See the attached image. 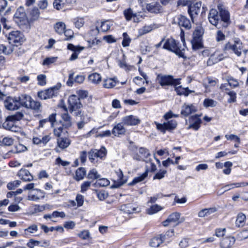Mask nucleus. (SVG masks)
<instances>
[{
    "mask_svg": "<svg viewBox=\"0 0 248 248\" xmlns=\"http://www.w3.org/2000/svg\"><path fill=\"white\" fill-rule=\"evenodd\" d=\"M226 80L232 88H236L239 86V82L237 80L232 77H228L226 78Z\"/></svg>",
    "mask_w": 248,
    "mask_h": 248,
    "instance_id": "obj_51",
    "label": "nucleus"
},
{
    "mask_svg": "<svg viewBox=\"0 0 248 248\" xmlns=\"http://www.w3.org/2000/svg\"><path fill=\"white\" fill-rule=\"evenodd\" d=\"M217 62H218L217 60L216 59V54L214 53L210 56V58L207 60L206 63L207 66H211Z\"/></svg>",
    "mask_w": 248,
    "mask_h": 248,
    "instance_id": "obj_59",
    "label": "nucleus"
},
{
    "mask_svg": "<svg viewBox=\"0 0 248 248\" xmlns=\"http://www.w3.org/2000/svg\"><path fill=\"white\" fill-rule=\"evenodd\" d=\"M147 176V171H145L140 176L135 177L131 183V185H134L143 181Z\"/></svg>",
    "mask_w": 248,
    "mask_h": 248,
    "instance_id": "obj_54",
    "label": "nucleus"
},
{
    "mask_svg": "<svg viewBox=\"0 0 248 248\" xmlns=\"http://www.w3.org/2000/svg\"><path fill=\"white\" fill-rule=\"evenodd\" d=\"M38 84L41 86H44L46 84V76L43 74L39 75L37 76Z\"/></svg>",
    "mask_w": 248,
    "mask_h": 248,
    "instance_id": "obj_62",
    "label": "nucleus"
},
{
    "mask_svg": "<svg viewBox=\"0 0 248 248\" xmlns=\"http://www.w3.org/2000/svg\"><path fill=\"white\" fill-rule=\"evenodd\" d=\"M204 30L201 26L197 27L193 33L191 43L193 49L197 50L202 47V36Z\"/></svg>",
    "mask_w": 248,
    "mask_h": 248,
    "instance_id": "obj_3",
    "label": "nucleus"
},
{
    "mask_svg": "<svg viewBox=\"0 0 248 248\" xmlns=\"http://www.w3.org/2000/svg\"><path fill=\"white\" fill-rule=\"evenodd\" d=\"M173 23L177 24L180 27H183L187 30H189L191 28V24L189 20L186 16L181 15H177L173 17Z\"/></svg>",
    "mask_w": 248,
    "mask_h": 248,
    "instance_id": "obj_8",
    "label": "nucleus"
},
{
    "mask_svg": "<svg viewBox=\"0 0 248 248\" xmlns=\"http://www.w3.org/2000/svg\"><path fill=\"white\" fill-rule=\"evenodd\" d=\"M165 240L166 235L161 234L153 238L150 242V246L153 248H157Z\"/></svg>",
    "mask_w": 248,
    "mask_h": 248,
    "instance_id": "obj_21",
    "label": "nucleus"
},
{
    "mask_svg": "<svg viewBox=\"0 0 248 248\" xmlns=\"http://www.w3.org/2000/svg\"><path fill=\"white\" fill-rule=\"evenodd\" d=\"M216 208H205L201 210L198 213V216L200 217H207L211 214L216 212Z\"/></svg>",
    "mask_w": 248,
    "mask_h": 248,
    "instance_id": "obj_35",
    "label": "nucleus"
},
{
    "mask_svg": "<svg viewBox=\"0 0 248 248\" xmlns=\"http://www.w3.org/2000/svg\"><path fill=\"white\" fill-rule=\"evenodd\" d=\"M60 85H57L54 87H52L47 90H45V92L46 94L47 95V97L48 98H52L54 96L57 95L58 93V91L60 88Z\"/></svg>",
    "mask_w": 248,
    "mask_h": 248,
    "instance_id": "obj_31",
    "label": "nucleus"
},
{
    "mask_svg": "<svg viewBox=\"0 0 248 248\" xmlns=\"http://www.w3.org/2000/svg\"><path fill=\"white\" fill-rule=\"evenodd\" d=\"M28 148L23 144L19 143L14 146V149L11 151L13 153L19 154L27 151Z\"/></svg>",
    "mask_w": 248,
    "mask_h": 248,
    "instance_id": "obj_39",
    "label": "nucleus"
},
{
    "mask_svg": "<svg viewBox=\"0 0 248 248\" xmlns=\"http://www.w3.org/2000/svg\"><path fill=\"white\" fill-rule=\"evenodd\" d=\"M87 177L89 179H97L100 177V175L95 169L91 170L88 173Z\"/></svg>",
    "mask_w": 248,
    "mask_h": 248,
    "instance_id": "obj_46",
    "label": "nucleus"
},
{
    "mask_svg": "<svg viewBox=\"0 0 248 248\" xmlns=\"http://www.w3.org/2000/svg\"><path fill=\"white\" fill-rule=\"evenodd\" d=\"M156 80L162 87L170 85V75H165L159 74L157 76Z\"/></svg>",
    "mask_w": 248,
    "mask_h": 248,
    "instance_id": "obj_15",
    "label": "nucleus"
},
{
    "mask_svg": "<svg viewBox=\"0 0 248 248\" xmlns=\"http://www.w3.org/2000/svg\"><path fill=\"white\" fill-rule=\"evenodd\" d=\"M68 109L71 113H73L77 117L80 115L82 111L80 110L82 107L79 97L76 95L73 94L69 97L68 100Z\"/></svg>",
    "mask_w": 248,
    "mask_h": 248,
    "instance_id": "obj_2",
    "label": "nucleus"
},
{
    "mask_svg": "<svg viewBox=\"0 0 248 248\" xmlns=\"http://www.w3.org/2000/svg\"><path fill=\"white\" fill-rule=\"evenodd\" d=\"M145 161L147 163L146 167L148 170H150L151 171H154L156 170V165L152 162V160L150 158L145 160Z\"/></svg>",
    "mask_w": 248,
    "mask_h": 248,
    "instance_id": "obj_58",
    "label": "nucleus"
},
{
    "mask_svg": "<svg viewBox=\"0 0 248 248\" xmlns=\"http://www.w3.org/2000/svg\"><path fill=\"white\" fill-rule=\"evenodd\" d=\"M71 140L66 137H60L57 139V144L62 149L67 148L70 144Z\"/></svg>",
    "mask_w": 248,
    "mask_h": 248,
    "instance_id": "obj_26",
    "label": "nucleus"
},
{
    "mask_svg": "<svg viewBox=\"0 0 248 248\" xmlns=\"http://www.w3.org/2000/svg\"><path fill=\"white\" fill-rule=\"evenodd\" d=\"M122 122L124 125L132 126L139 124L140 123V120L137 116L130 115L124 117L122 118Z\"/></svg>",
    "mask_w": 248,
    "mask_h": 248,
    "instance_id": "obj_12",
    "label": "nucleus"
},
{
    "mask_svg": "<svg viewBox=\"0 0 248 248\" xmlns=\"http://www.w3.org/2000/svg\"><path fill=\"white\" fill-rule=\"evenodd\" d=\"M117 174V180L114 184L111 186L112 188H118L123 185L126 182V180L124 179L123 173L121 169H118L115 171Z\"/></svg>",
    "mask_w": 248,
    "mask_h": 248,
    "instance_id": "obj_14",
    "label": "nucleus"
},
{
    "mask_svg": "<svg viewBox=\"0 0 248 248\" xmlns=\"http://www.w3.org/2000/svg\"><path fill=\"white\" fill-rule=\"evenodd\" d=\"M62 118L63 121V126L68 127L71 125V118L67 113H63L62 116Z\"/></svg>",
    "mask_w": 248,
    "mask_h": 248,
    "instance_id": "obj_37",
    "label": "nucleus"
},
{
    "mask_svg": "<svg viewBox=\"0 0 248 248\" xmlns=\"http://www.w3.org/2000/svg\"><path fill=\"white\" fill-rule=\"evenodd\" d=\"M74 24L75 27L78 29H80L84 24V19L83 18H76L74 19Z\"/></svg>",
    "mask_w": 248,
    "mask_h": 248,
    "instance_id": "obj_57",
    "label": "nucleus"
},
{
    "mask_svg": "<svg viewBox=\"0 0 248 248\" xmlns=\"http://www.w3.org/2000/svg\"><path fill=\"white\" fill-rule=\"evenodd\" d=\"M189 121L192 124L189 125L188 128H192L195 130H197L199 128L201 121L198 116L194 115L191 117Z\"/></svg>",
    "mask_w": 248,
    "mask_h": 248,
    "instance_id": "obj_27",
    "label": "nucleus"
},
{
    "mask_svg": "<svg viewBox=\"0 0 248 248\" xmlns=\"http://www.w3.org/2000/svg\"><path fill=\"white\" fill-rule=\"evenodd\" d=\"M96 195L100 201H103L108 197V193L104 190L96 191Z\"/></svg>",
    "mask_w": 248,
    "mask_h": 248,
    "instance_id": "obj_64",
    "label": "nucleus"
},
{
    "mask_svg": "<svg viewBox=\"0 0 248 248\" xmlns=\"http://www.w3.org/2000/svg\"><path fill=\"white\" fill-rule=\"evenodd\" d=\"M123 40L122 43L123 46L124 47H126L129 46L131 40L129 35L127 34L126 32H124L123 34Z\"/></svg>",
    "mask_w": 248,
    "mask_h": 248,
    "instance_id": "obj_56",
    "label": "nucleus"
},
{
    "mask_svg": "<svg viewBox=\"0 0 248 248\" xmlns=\"http://www.w3.org/2000/svg\"><path fill=\"white\" fill-rule=\"evenodd\" d=\"M242 49V43L238 38L234 39L233 44L230 42H227L223 48L224 51H232L238 57L241 55Z\"/></svg>",
    "mask_w": 248,
    "mask_h": 248,
    "instance_id": "obj_4",
    "label": "nucleus"
},
{
    "mask_svg": "<svg viewBox=\"0 0 248 248\" xmlns=\"http://www.w3.org/2000/svg\"><path fill=\"white\" fill-rule=\"evenodd\" d=\"M217 102L211 99H205L203 101V106L206 107H214L217 104Z\"/></svg>",
    "mask_w": 248,
    "mask_h": 248,
    "instance_id": "obj_55",
    "label": "nucleus"
},
{
    "mask_svg": "<svg viewBox=\"0 0 248 248\" xmlns=\"http://www.w3.org/2000/svg\"><path fill=\"white\" fill-rule=\"evenodd\" d=\"M86 174V170L84 168H79L76 171L75 179L77 181L82 180Z\"/></svg>",
    "mask_w": 248,
    "mask_h": 248,
    "instance_id": "obj_36",
    "label": "nucleus"
},
{
    "mask_svg": "<svg viewBox=\"0 0 248 248\" xmlns=\"http://www.w3.org/2000/svg\"><path fill=\"white\" fill-rule=\"evenodd\" d=\"M13 51V47L9 46H8L0 44V54L3 53L6 55L11 54Z\"/></svg>",
    "mask_w": 248,
    "mask_h": 248,
    "instance_id": "obj_41",
    "label": "nucleus"
},
{
    "mask_svg": "<svg viewBox=\"0 0 248 248\" xmlns=\"http://www.w3.org/2000/svg\"><path fill=\"white\" fill-rule=\"evenodd\" d=\"M217 8L219 15L217 10L212 9L208 15L209 21L217 28H220L221 26L226 27L230 23V14L222 5H218Z\"/></svg>",
    "mask_w": 248,
    "mask_h": 248,
    "instance_id": "obj_1",
    "label": "nucleus"
},
{
    "mask_svg": "<svg viewBox=\"0 0 248 248\" xmlns=\"http://www.w3.org/2000/svg\"><path fill=\"white\" fill-rule=\"evenodd\" d=\"M154 25H146L143 27L142 28L140 29L139 30V34L140 35H143L145 34H146L151 31H152L154 29Z\"/></svg>",
    "mask_w": 248,
    "mask_h": 248,
    "instance_id": "obj_43",
    "label": "nucleus"
},
{
    "mask_svg": "<svg viewBox=\"0 0 248 248\" xmlns=\"http://www.w3.org/2000/svg\"><path fill=\"white\" fill-rule=\"evenodd\" d=\"M24 113L22 112H16L15 114L8 116L9 119H12L14 122L19 121L24 117Z\"/></svg>",
    "mask_w": 248,
    "mask_h": 248,
    "instance_id": "obj_50",
    "label": "nucleus"
},
{
    "mask_svg": "<svg viewBox=\"0 0 248 248\" xmlns=\"http://www.w3.org/2000/svg\"><path fill=\"white\" fill-rule=\"evenodd\" d=\"M185 220L184 217H181V214L178 212H174L171 214V226H176L183 223Z\"/></svg>",
    "mask_w": 248,
    "mask_h": 248,
    "instance_id": "obj_20",
    "label": "nucleus"
},
{
    "mask_svg": "<svg viewBox=\"0 0 248 248\" xmlns=\"http://www.w3.org/2000/svg\"><path fill=\"white\" fill-rule=\"evenodd\" d=\"M14 122H15L13 121L12 119H9L8 116L6 118L5 121L3 123L2 126L5 129L16 132L18 128L14 125Z\"/></svg>",
    "mask_w": 248,
    "mask_h": 248,
    "instance_id": "obj_24",
    "label": "nucleus"
},
{
    "mask_svg": "<svg viewBox=\"0 0 248 248\" xmlns=\"http://www.w3.org/2000/svg\"><path fill=\"white\" fill-rule=\"evenodd\" d=\"M170 110H169L163 116V122L159 123L155 122L154 124L156 125V129L160 132L165 133L166 131L170 130Z\"/></svg>",
    "mask_w": 248,
    "mask_h": 248,
    "instance_id": "obj_5",
    "label": "nucleus"
},
{
    "mask_svg": "<svg viewBox=\"0 0 248 248\" xmlns=\"http://www.w3.org/2000/svg\"><path fill=\"white\" fill-rule=\"evenodd\" d=\"M18 99L19 100V103L20 106H23L25 108H28V104L30 103L31 97L28 95L27 94H21V95L18 96Z\"/></svg>",
    "mask_w": 248,
    "mask_h": 248,
    "instance_id": "obj_29",
    "label": "nucleus"
},
{
    "mask_svg": "<svg viewBox=\"0 0 248 248\" xmlns=\"http://www.w3.org/2000/svg\"><path fill=\"white\" fill-rule=\"evenodd\" d=\"M121 209L122 211L128 214L139 212V208L137 207L130 203L121 206Z\"/></svg>",
    "mask_w": 248,
    "mask_h": 248,
    "instance_id": "obj_23",
    "label": "nucleus"
},
{
    "mask_svg": "<svg viewBox=\"0 0 248 248\" xmlns=\"http://www.w3.org/2000/svg\"><path fill=\"white\" fill-rule=\"evenodd\" d=\"M41 107V105L39 102L34 101L31 98L30 103L28 104L27 108H30L32 109L38 111L40 110Z\"/></svg>",
    "mask_w": 248,
    "mask_h": 248,
    "instance_id": "obj_44",
    "label": "nucleus"
},
{
    "mask_svg": "<svg viewBox=\"0 0 248 248\" xmlns=\"http://www.w3.org/2000/svg\"><path fill=\"white\" fill-rule=\"evenodd\" d=\"M235 239L234 237H227L223 238L220 242L221 248H231L234 244Z\"/></svg>",
    "mask_w": 248,
    "mask_h": 248,
    "instance_id": "obj_22",
    "label": "nucleus"
},
{
    "mask_svg": "<svg viewBox=\"0 0 248 248\" xmlns=\"http://www.w3.org/2000/svg\"><path fill=\"white\" fill-rule=\"evenodd\" d=\"M88 79L90 82L93 84H99L101 80V76L97 73H94L90 74L88 76Z\"/></svg>",
    "mask_w": 248,
    "mask_h": 248,
    "instance_id": "obj_34",
    "label": "nucleus"
},
{
    "mask_svg": "<svg viewBox=\"0 0 248 248\" xmlns=\"http://www.w3.org/2000/svg\"><path fill=\"white\" fill-rule=\"evenodd\" d=\"M18 97L16 96H8L4 101L5 108L9 110H15L19 109L21 106Z\"/></svg>",
    "mask_w": 248,
    "mask_h": 248,
    "instance_id": "obj_7",
    "label": "nucleus"
},
{
    "mask_svg": "<svg viewBox=\"0 0 248 248\" xmlns=\"http://www.w3.org/2000/svg\"><path fill=\"white\" fill-rule=\"evenodd\" d=\"M163 209V207L157 204L151 206L147 209V213L149 215H153L157 213Z\"/></svg>",
    "mask_w": 248,
    "mask_h": 248,
    "instance_id": "obj_38",
    "label": "nucleus"
},
{
    "mask_svg": "<svg viewBox=\"0 0 248 248\" xmlns=\"http://www.w3.org/2000/svg\"><path fill=\"white\" fill-rule=\"evenodd\" d=\"M185 49L181 45L175 40L171 39V52H173L179 57L185 58Z\"/></svg>",
    "mask_w": 248,
    "mask_h": 248,
    "instance_id": "obj_10",
    "label": "nucleus"
},
{
    "mask_svg": "<svg viewBox=\"0 0 248 248\" xmlns=\"http://www.w3.org/2000/svg\"><path fill=\"white\" fill-rule=\"evenodd\" d=\"M248 238V230H244L237 234V238L243 240Z\"/></svg>",
    "mask_w": 248,
    "mask_h": 248,
    "instance_id": "obj_63",
    "label": "nucleus"
},
{
    "mask_svg": "<svg viewBox=\"0 0 248 248\" xmlns=\"http://www.w3.org/2000/svg\"><path fill=\"white\" fill-rule=\"evenodd\" d=\"M196 111V108L194 105L185 104L182 107L181 114L187 116Z\"/></svg>",
    "mask_w": 248,
    "mask_h": 248,
    "instance_id": "obj_19",
    "label": "nucleus"
},
{
    "mask_svg": "<svg viewBox=\"0 0 248 248\" xmlns=\"http://www.w3.org/2000/svg\"><path fill=\"white\" fill-rule=\"evenodd\" d=\"M180 83V79H174L171 76V85L174 86V90L178 94L187 96L189 93L193 92L192 91L189 90L188 88H183L181 86H178Z\"/></svg>",
    "mask_w": 248,
    "mask_h": 248,
    "instance_id": "obj_9",
    "label": "nucleus"
},
{
    "mask_svg": "<svg viewBox=\"0 0 248 248\" xmlns=\"http://www.w3.org/2000/svg\"><path fill=\"white\" fill-rule=\"evenodd\" d=\"M146 8L149 12L152 13L157 14L162 11L161 6L156 2L147 4Z\"/></svg>",
    "mask_w": 248,
    "mask_h": 248,
    "instance_id": "obj_16",
    "label": "nucleus"
},
{
    "mask_svg": "<svg viewBox=\"0 0 248 248\" xmlns=\"http://www.w3.org/2000/svg\"><path fill=\"white\" fill-rule=\"evenodd\" d=\"M14 16L15 18L20 19V20L24 19L26 17L24 9L22 7L18 8Z\"/></svg>",
    "mask_w": 248,
    "mask_h": 248,
    "instance_id": "obj_40",
    "label": "nucleus"
},
{
    "mask_svg": "<svg viewBox=\"0 0 248 248\" xmlns=\"http://www.w3.org/2000/svg\"><path fill=\"white\" fill-rule=\"evenodd\" d=\"M246 218V216L244 214L239 213L237 216L235 221L236 225L238 227L243 226L245 224Z\"/></svg>",
    "mask_w": 248,
    "mask_h": 248,
    "instance_id": "obj_42",
    "label": "nucleus"
},
{
    "mask_svg": "<svg viewBox=\"0 0 248 248\" xmlns=\"http://www.w3.org/2000/svg\"><path fill=\"white\" fill-rule=\"evenodd\" d=\"M54 28L58 33L62 34L65 31V25L62 22H59L55 24Z\"/></svg>",
    "mask_w": 248,
    "mask_h": 248,
    "instance_id": "obj_45",
    "label": "nucleus"
},
{
    "mask_svg": "<svg viewBox=\"0 0 248 248\" xmlns=\"http://www.w3.org/2000/svg\"><path fill=\"white\" fill-rule=\"evenodd\" d=\"M118 82L116 78H109L104 80L103 86L106 88H112Z\"/></svg>",
    "mask_w": 248,
    "mask_h": 248,
    "instance_id": "obj_33",
    "label": "nucleus"
},
{
    "mask_svg": "<svg viewBox=\"0 0 248 248\" xmlns=\"http://www.w3.org/2000/svg\"><path fill=\"white\" fill-rule=\"evenodd\" d=\"M77 235L83 240H88L91 238V234L89 230H84L78 233Z\"/></svg>",
    "mask_w": 248,
    "mask_h": 248,
    "instance_id": "obj_49",
    "label": "nucleus"
},
{
    "mask_svg": "<svg viewBox=\"0 0 248 248\" xmlns=\"http://www.w3.org/2000/svg\"><path fill=\"white\" fill-rule=\"evenodd\" d=\"M78 116L80 117L79 119L77 118L76 125L78 129H83L85 125L90 122V119L88 117L84 116L82 113Z\"/></svg>",
    "mask_w": 248,
    "mask_h": 248,
    "instance_id": "obj_18",
    "label": "nucleus"
},
{
    "mask_svg": "<svg viewBox=\"0 0 248 248\" xmlns=\"http://www.w3.org/2000/svg\"><path fill=\"white\" fill-rule=\"evenodd\" d=\"M50 140L51 137L49 135H45L44 136H40V145H46Z\"/></svg>",
    "mask_w": 248,
    "mask_h": 248,
    "instance_id": "obj_60",
    "label": "nucleus"
},
{
    "mask_svg": "<svg viewBox=\"0 0 248 248\" xmlns=\"http://www.w3.org/2000/svg\"><path fill=\"white\" fill-rule=\"evenodd\" d=\"M139 153L142 156H138L134 157V158L138 160H141L142 159H143L144 160L149 159L148 157L151 155L148 150L143 147L139 149Z\"/></svg>",
    "mask_w": 248,
    "mask_h": 248,
    "instance_id": "obj_30",
    "label": "nucleus"
},
{
    "mask_svg": "<svg viewBox=\"0 0 248 248\" xmlns=\"http://www.w3.org/2000/svg\"><path fill=\"white\" fill-rule=\"evenodd\" d=\"M94 184L97 186L104 187L109 185V181L106 178H101L97 180Z\"/></svg>",
    "mask_w": 248,
    "mask_h": 248,
    "instance_id": "obj_53",
    "label": "nucleus"
},
{
    "mask_svg": "<svg viewBox=\"0 0 248 248\" xmlns=\"http://www.w3.org/2000/svg\"><path fill=\"white\" fill-rule=\"evenodd\" d=\"M95 155L96 157V160L98 159H104L107 155V150L104 147H102L100 150L93 149V150Z\"/></svg>",
    "mask_w": 248,
    "mask_h": 248,
    "instance_id": "obj_32",
    "label": "nucleus"
},
{
    "mask_svg": "<svg viewBox=\"0 0 248 248\" xmlns=\"http://www.w3.org/2000/svg\"><path fill=\"white\" fill-rule=\"evenodd\" d=\"M74 73H71L69 75V78L67 82V84L69 86L72 85L73 81L78 83H82L85 80V77L82 75H77L75 79H74Z\"/></svg>",
    "mask_w": 248,
    "mask_h": 248,
    "instance_id": "obj_25",
    "label": "nucleus"
},
{
    "mask_svg": "<svg viewBox=\"0 0 248 248\" xmlns=\"http://www.w3.org/2000/svg\"><path fill=\"white\" fill-rule=\"evenodd\" d=\"M124 14L125 19L128 21L131 20L132 18H135L136 17V14L133 13L130 8L125 10L124 12Z\"/></svg>",
    "mask_w": 248,
    "mask_h": 248,
    "instance_id": "obj_48",
    "label": "nucleus"
},
{
    "mask_svg": "<svg viewBox=\"0 0 248 248\" xmlns=\"http://www.w3.org/2000/svg\"><path fill=\"white\" fill-rule=\"evenodd\" d=\"M37 193L36 194H30L28 196V200L32 201H37L40 199H43L45 197V193L43 191L39 189H35Z\"/></svg>",
    "mask_w": 248,
    "mask_h": 248,
    "instance_id": "obj_28",
    "label": "nucleus"
},
{
    "mask_svg": "<svg viewBox=\"0 0 248 248\" xmlns=\"http://www.w3.org/2000/svg\"><path fill=\"white\" fill-rule=\"evenodd\" d=\"M18 176L25 182L31 181L33 179V176L26 169L20 170L18 173Z\"/></svg>",
    "mask_w": 248,
    "mask_h": 248,
    "instance_id": "obj_17",
    "label": "nucleus"
},
{
    "mask_svg": "<svg viewBox=\"0 0 248 248\" xmlns=\"http://www.w3.org/2000/svg\"><path fill=\"white\" fill-rule=\"evenodd\" d=\"M7 39L10 44L16 46L20 45L24 40L23 34L18 31L10 32Z\"/></svg>",
    "mask_w": 248,
    "mask_h": 248,
    "instance_id": "obj_6",
    "label": "nucleus"
},
{
    "mask_svg": "<svg viewBox=\"0 0 248 248\" xmlns=\"http://www.w3.org/2000/svg\"><path fill=\"white\" fill-rule=\"evenodd\" d=\"M50 140L51 137L49 135H45L44 136H40V145H46Z\"/></svg>",
    "mask_w": 248,
    "mask_h": 248,
    "instance_id": "obj_61",
    "label": "nucleus"
},
{
    "mask_svg": "<svg viewBox=\"0 0 248 248\" xmlns=\"http://www.w3.org/2000/svg\"><path fill=\"white\" fill-rule=\"evenodd\" d=\"M124 125L122 122L114 125L112 130V134L117 137H119L120 135H125L126 129L124 127Z\"/></svg>",
    "mask_w": 248,
    "mask_h": 248,
    "instance_id": "obj_13",
    "label": "nucleus"
},
{
    "mask_svg": "<svg viewBox=\"0 0 248 248\" xmlns=\"http://www.w3.org/2000/svg\"><path fill=\"white\" fill-rule=\"evenodd\" d=\"M21 182L19 180H16L9 182L7 185V187L9 190H13L19 186Z\"/></svg>",
    "mask_w": 248,
    "mask_h": 248,
    "instance_id": "obj_52",
    "label": "nucleus"
},
{
    "mask_svg": "<svg viewBox=\"0 0 248 248\" xmlns=\"http://www.w3.org/2000/svg\"><path fill=\"white\" fill-rule=\"evenodd\" d=\"M202 3L201 2L191 4L190 3L188 8V13L192 20L198 15L200 11Z\"/></svg>",
    "mask_w": 248,
    "mask_h": 248,
    "instance_id": "obj_11",
    "label": "nucleus"
},
{
    "mask_svg": "<svg viewBox=\"0 0 248 248\" xmlns=\"http://www.w3.org/2000/svg\"><path fill=\"white\" fill-rule=\"evenodd\" d=\"M113 23L110 21H105L102 22L101 25V31L103 32L108 31L110 29V27L112 26Z\"/></svg>",
    "mask_w": 248,
    "mask_h": 248,
    "instance_id": "obj_47",
    "label": "nucleus"
}]
</instances>
